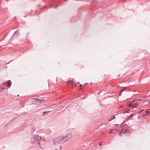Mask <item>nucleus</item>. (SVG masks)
<instances>
[{
    "label": "nucleus",
    "instance_id": "39448f33",
    "mask_svg": "<svg viewBox=\"0 0 150 150\" xmlns=\"http://www.w3.org/2000/svg\"><path fill=\"white\" fill-rule=\"evenodd\" d=\"M126 131L124 130V129H122V131L120 132L119 135L120 136H122V133H123L124 134H126Z\"/></svg>",
    "mask_w": 150,
    "mask_h": 150
},
{
    "label": "nucleus",
    "instance_id": "6e6552de",
    "mask_svg": "<svg viewBox=\"0 0 150 150\" xmlns=\"http://www.w3.org/2000/svg\"><path fill=\"white\" fill-rule=\"evenodd\" d=\"M5 83H3L2 85L1 86V89H4L5 88L4 87V85H5Z\"/></svg>",
    "mask_w": 150,
    "mask_h": 150
},
{
    "label": "nucleus",
    "instance_id": "1a4fd4ad",
    "mask_svg": "<svg viewBox=\"0 0 150 150\" xmlns=\"http://www.w3.org/2000/svg\"><path fill=\"white\" fill-rule=\"evenodd\" d=\"M134 114H131L127 119L129 120L131 119L134 116Z\"/></svg>",
    "mask_w": 150,
    "mask_h": 150
},
{
    "label": "nucleus",
    "instance_id": "423d86ee",
    "mask_svg": "<svg viewBox=\"0 0 150 150\" xmlns=\"http://www.w3.org/2000/svg\"><path fill=\"white\" fill-rule=\"evenodd\" d=\"M11 82L10 80H8L7 82L8 86L10 87L11 84Z\"/></svg>",
    "mask_w": 150,
    "mask_h": 150
},
{
    "label": "nucleus",
    "instance_id": "7ed1b4c3",
    "mask_svg": "<svg viewBox=\"0 0 150 150\" xmlns=\"http://www.w3.org/2000/svg\"><path fill=\"white\" fill-rule=\"evenodd\" d=\"M59 140H65L66 141L67 140V137L66 136H61L59 137Z\"/></svg>",
    "mask_w": 150,
    "mask_h": 150
},
{
    "label": "nucleus",
    "instance_id": "0eeeda50",
    "mask_svg": "<svg viewBox=\"0 0 150 150\" xmlns=\"http://www.w3.org/2000/svg\"><path fill=\"white\" fill-rule=\"evenodd\" d=\"M35 100V101H37L38 100H41L42 101L44 100L43 99H38L35 98H32V100Z\"/></svg>",
    "mask_w": 150,
    "mask_h": 150
},
{
    "label": "nucleus",
    "instance_id": "2eb2a0df",
    "mask_svg": "<svg viewBox=\"0 0 150 150\" xmlns=\"http://www.w3.org/2000/svg\"><path fill=\"white\" fill-rule=\"evenodd\" d=\"M71 81H68L67 82V83H69L71 82Z\"/></svg>",
    "mask_w": 150,
    "mask_h": 150
},
{
    "label": "nucleus",
    "instance_id": "ddd939ff",
    "mask_svg": "<svg viewBox=\"0 0 150 150\" xmlns=\"http://www.w3.org/2000/svg\"><path fill=\"white\" fill-rule=\"evenodd\" d=\"M44 112L43 113V115H45L46 114H47L48 112Z\"/></svg>",
    "mask_w": 150,
    "mask_h": 150
},
{
    "label": "nucleus",
    "instance_id": "6ab92c4d",
    "mask_svg": "<svg viewBox=\"0 0 150 150\" xmlns=\"http://www.w3.org/2000/svg\"><path fill=\"white\" fill-rule=\"evenodd\" d=\"M82 86V85H81V84H80V87H81V86Z\"/></svg>",
    "mask_w": 150,
    "mask_h": 150
},
{
    "label": "nucleus",
    "instance_id": "aec40b11",
    "mask_svg": "<svg viewBox=\"0 0 150 150\" xmlns=\"http://www.w3.org/2000/svg\"><path fill=\"white\" fill-rule=\"evenodd\" d=\"M33 101H35V100H32Z\"/></svg>",
    "mask_w": 150,
    "mask_h": 150
},
{
    "label": "nucleus",
    "instance_id": "20e7f679",
    "mask_svg": "<svg viewBox=\"0 0 150 150\" xmlns=\"http://www.w3.org/2000/svg\"><path fill=\"white\" fill-rule=\"evenodd\" d=\"M72 136V134L71 133H67L66 135L67 139V140L71 138Z\"/></svg>",
    "mask_w": 150,
    "mask_h": 150
},
{
    "label": "nucleus",
    "instance_id": "412c9836",
    "mask_svg": "<svg viewBox=\"0 0 150 150\" xmlns=\"http://www.w3.org/2000/svg\"><path fill=\"white\" fill-rule=\"evenodd\" d=\"M59 142H60V141H57V142L58 143H59Z\"/></svg>",
    "mask_w": 150,
    "mask_h": 150
},
{
    "label": "nucleus",
    "instance_id": "4468645a",
    "mask_svg": "<svg viewBox=\"0 0 150 150\" xmlns=\"http://www.w3.org/2000/svg\"><path fill=\"white\" fill-rule=\"evenodd\" d=\"M112 132H113L112 130V129H111L110 131V133L111 134Z\"/></svg>",
    "mask_w": 150,
    "mask_h": 150
},
{
    "label": "nucleus",
    "instance_id": "9b49d317",
    "mask_svg": "<svg viewBox=\"0 0 150 150\" xmlns=\"http://www.w3.org/2000/svg\"><path fill=\"white\" fill-rule=\"evenodd\" d=\"M36 138H38V140L40 139H41V137H39V136L38 135H35Z\"/></svg>",
    "mask_w": 150,
    "mask_h": 150
},
{
    "label": "nucleus",
    "instance_id": "f257e3e1",
    "mask_svg": "<svg viewBox=\"0 0 150 150\" xmlns=\"http://www.w3.org/2000/svg\"><path fill=\"white\" fill-rule=\"evenodd\" d=\"M143 100H137L136 99L133 100L129 105V107L130 108H137L140 102H142Z\"/></svg>",
    "mask_w": 150,
    "mask_h": 150
},
{
    "label": "nucleus",
    "instance_id": "4be33fe9",
    "mask_svg": "<svg viewBox=\"0 0 150 150\" xmlns=\"http://www.w3.org/2000/svg\"><path fill=\"white\" fill-rule=\"evenodd\" d=\"M71 82H73V81H71Z\"/></svg>",
    "mask_w": 150,
    "mask_h": 150
},
{
    "label": "nucleus",
    "instance_id": "dca6fc26",
    "mask_svg": "<svg viewBox=\"0 0 150 150\" xmlns=\"http://www.w3.org/2000/svg\"><path fill=\"white\" fill-rule=\"evenodd\" d=\"M36 137H35V136H34V139H36Z\"/></svg>",
    "mask_w": 150,
    "mask_h": 150
},
{
    "label": "nucleus",
    "instance_id": "9d476101",
    "mask_svg": "<svg viewBox=\"0 0 150 150\" xmlns=\"http://www.w3.org/2000/svg\"><path fill=\"white\" fill-rule=\"evenodd\" d=\"M145 112L148 114H149L150 113V109H149L146 110Z\"/></svg>",
    "mask_w": 150,
    "mask_h": 150
},
{
    "label": "nucleus",
    "instance_id": "a211bd4d",
    "mask_svg": "<svg viewBox=\"0 0 150 150\" xmlns=\"http://www.w3.org/2000/svg\"><path fill=\"white\" fill-rule=\"evenodd\" d=\"M61 148H62V146H60V149H61Z\"/></svg>",
    "mask_w": 150,
    "mask_h": 150
},
{
    "label": "nucleus",
    "instance_id": "f3484780",
    "mask_svg": "<svg viewBox=\"0 0 150 150\" xmlns=\"http://www.w3.org/2000/svg\"><path fill=\"white\" fill-rule=\"evenodd\" d=\"M99 146H101L102 145V144H101V143H100L99 144Z\"/></svg>",
    "mask_w": 150,
    "mask_h": 150
},
{
    "label": "nucleus",
    "instance_id": "f03ea898",
    "mask_svg": "<svg viewBox=\"0 0 150 150\" xmlns=\"http://www.w3.org/2000/svg\"><path fill=\"white\" fill-rule=\"evenodd\" d=\"M150 97L149 96L146 99V100L145 101H142L140 103V104H141V105H142V104H144V105H147V104L146 103V102H147L148 103H150Z\"/></svg>",
    "mask_w": 150,
    "mask_h": 150
},
{
    "label": "nucleus",
    "instance_id": "f8f14e48",
    "mask_svg": "<svg viewBox=\"0 0 150 150\" xmlns=\"http://www.w3.org/2000/svg\"><path fill=\"white\" fill-rule=\"evenodd\" d=\"M115 116H112V117L110 118V120H109V121H110L111 120H112V119H115Z\"/></svg>",
    "mask_w": 150,
    "mask_h": 150
}]
</instances>
